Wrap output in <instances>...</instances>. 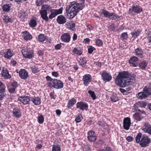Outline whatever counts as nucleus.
Returning a JSON list of instances; mask_svg holds the SVG:
<instances>
[{"mask_svg": "<svg viewBox=\"0 0 151 151\" xmlns=\"http://www.w3.org/2000/svg\"><path fill=\"white\" fill-rule=\"evenodd\" d=\"M135 82L134 77L125 71L119 72L115 79L116 85L121 88L132 85Z\"/></svg>", "mask_w": 151, "mask_h": 151, "instance_id": "f257e3e1", "label": "nucleus"}, {"mask_svg": "<svg viewBox=\"0 0 151 151\" xmlns=\"http://www.w3.org/2000/svg\"><path fill=\"white\" fill-rule=\"evenodd\" d=\"M81 3L73 1L67 6L66 8V13L68 14L69 18L71 19L74 17L79 12L85 7L84 3L85 0H79Z\"/></svg>", "mask_w": 151, "mask_h": 151, "instance_id": "f03ea898", "label": "nucleus"}, {"mask_svg": "<svg viewBox=\"0 0 151 151\" xmlns=\"http://www.w3.org/2000/svg\"><path fill=\"white\" fill-rule=\"evenodd\" d=\"M136 142L139 144L142 147L148 146L151 142V139L148 136L144 135H142L140 132L138 133L135 137Z\"/></svg>", "mask_w": 151, "mask_h": 151, "instance_id": "7ed1b4c3", "label": "nucleus"}, {"mask_svg": "<svg viewBox=\"0 0 151 151\" xmlns=\"http://www.w3.org/2000/svg\"><path fill=\"white\" fill-rule=\"evenodd\" d=\"M151 95V83L145 86L142 92L137 94V97L139 99H145Z\"/></svg>", "mask_w": 151, "mask_h": 151, "instance_id": "20e7f679", "label": "nucleus"}, {"mask_svg": "<svg viewBox=\"0 0 151 151\" xmlns=\"http://www.w3.org/2000/svg\"><path fill=\"white\" fill-rule=\"evenodd\" d=\"M100 14L101 16L104 17L109 18L112 20H114L116 19L119 18L120 17L116 15L113 12L110 13L104 9H102L100 11Z\"/></svg>", "mask_w": 151, "mask_h": 151, "instance_id": "39448f33", "label": "nucleus"}, {"mask_svg": "<svg viewBox=\"0 0 151 151\" xmlns=\"http://www.w3.org/2000/svg\"><path fill=\"white\" fill-rule=\"evenodd\" d=\"M51 7L47 4H44L42 6L41 10L40 11V13L42 19L47 22L48 21V17L47 16V10H50Z\"/></svg>", "mask_w": 151, "mask_h": 151, "instance_id": "423d86ee", "label": "nucleus"}, {"mask_svg": "<svg viewBox=\"0 0 151 151\" xmlns=\"http://www.w3.org/2000/svg\"><path fill=\"white\" fill-rule=\"evenodd\" d=\"M22 52L24 57L26 58L32 59L34 57L33 51L30 48L23 47Z\"/></svg>", "mask_w": 151, "mask_h": 151, "instance_id": "0eeeda50", "label": "nucleus"}, {"mask_svg": "<svg viewBox=\"0 0 151 151\" xmlns=\"http://www.w3.org/2000/svg\"><path fill=\"white\" fill-rule=\"evenodd\" d=\"M142 8L139 6L137 5H133L132 7L129 9V13L130 15H134L135 14H139L142 12Z\"/></svg>", "mask_w": 151, "mask_h": 151, "instance_id": "6e6552de", "label": "nucleus"}, {"mask_svg": "<svg viewBox=\"0 0 151 151\" xmlns=\"http://www.w3.org/2000/svg\"><path fill=\"white\" fill-rule=\"evenodd\" d=\"M63 10V8L62 7L58 9H50V14L49 16V19H52L58 15L62 14Z\"/></svg>", "mask_w": 151, "mask_h": 151, "instance_id": "1a4fd4ad", "label": "nucleus"}, {"mask_svg": "<svg viewBox=\"0 0 151 151\" xmlns=\"http://www.w3.org/2000/svg\"><path fill=\"white\" fill-rule=\"evenodd\" d=\"M50 87H53L56 89H60L63 86V82L60 80L57 79H54V81L52 82Z\"/></svg>", "mask_w": 151, "mask_h": 151, "instance_id": "9d476101", "label": "nucleus"}, {"mask_svg": "<svg viewBox=\"0 0 151 151\" xmlns=\"http://www.w3.org/2000/svg\"><path fill=\"white\" fill-rule=\"evenodd\" d=\"M0 53L2 55L4 54V57L8 59H10L14 54L13 51L10 49H6L4 52V50L1 51Z\"/></svg>", "mask_w": 151, "mask_h": 151, "instance_id": "9b49d317", "label": "nucleus"}, {"mask_svg": "<svg viewBox=\"0 0 151 151\" xmlns=\"http://www.w3.org/2000/svg\"><path fill=\"white\" fill-rule=\"evenodd\" d=\"M88 105L85 102L81 101L78 102L76 104V107L77 109L82 111L87 110Z\"/></svg>", "mask_w": 151, "mask_h": 151, "instance_id": "f8f14e48", "label": "nucleus"}, {"mask_svg": "<svg viewBox=\"0 0 151 151\" xmlns=\"http://www.w3.org/2000/svg\"><path fill=\"white\" fill-rule=\"evenodd\" d=\"M141 129L145 133L151 135V124L149 123H145L141 128Z\"/></svg>", "mask_w": 151, "mask_h": 151, "instance_id": "ddd939ff", "label": "nucleus"}, {"mask_svg": "<svg viewBox=\"0 0 151 151\" xmlns=\"http://www.w3.org/2000/svg\"><path fill=\"white\" fill-rule=\"evenodd\" d=\"M92 79V76L90 74H87L85 75L82 78L83 84L85 86H88L91 81Z\"/></svg>", "mask_w": 151, "mask_h": 151, "instance_id": "4468645a", "label": "nucleus"}, {"mask_svg": "<svg viewBox=\"0 0 151 151\" xmlns=\"http://www.w3.org/2000/svg\"><path fill=\"white\" fill-rule=\"evenodd\" d=\"M123 124L124 129L127 130H128L131 124L130 118L128 117L125 118L123 120Z\"/></svg>", "mask_w": 151, "mask_h": 151, "instance_id": "2eb2a0df", "label": "nucleus"}, {"mask_svg": "<svg viewBox=\"0 0 151 151\" xmlns=\"http://www.w3.org/2000/svg\"><path fill=\"white\" fill-rule=\"evenodd\" d=\"M19 75L20 77L22 79L25 80L29 76L27 71L24 69H21L19 72Z\"/></svg>", "mask_w": 151, "mask_h": 151, "instance_id": "dca6fc26", "label": "nucleus"}, {"mask_svg": "<svg viewBox=\"0 0 151 151\" xmlns=\"http://www.w3.org/2000/svg\"><path fill=\"white\" fill-rule=\"evenodd\" d=\"M71 37L70 34L68 33H66L63 34L60 37V39L64 42H69L70 40Z\"/></svg>", "mask_w": 151, "mask_h": 151, "instance_id": "f3484780", "label": "nucleus"}, {"mask_svg": "<svg viewBox=\"0 0 151 151\" xmlns=\"http://www.w3.org/2000/svg\"><path fill=\"white\" fill-rule=\"evenodd\" d=\"M101 76L103 80L106 82H108L110 81L112 77L109 73L106 71H103L102 74Z\"/></svg>", "mask_w": 151, "mask_h": 151, "instance_id": "a211bd4d", "label": "nucleus"}, {"mask_svg": "<svg viewBox=\"0 0 151 151\" xmlns=\"http://www.w3.org/2000/svg\"><path fill=\"white\" fill-rule=\"evenodd\" d=\"M19 100L24 104H26L29 103L31 100L29 96H21L19 97Z\"/></svg>", "mask_w": 151, "mask_h": 151, "instance_id": "6ab92c4d", "label": "nucleus"}, {"mask_svg": "<svg viewBox=\"0 0 151 151\" xmlns=\"http://www.w3.org/2000/svg\"><path fill=\"white\" fill-rule=\"evenodd\" d=\"M138 59L135 56L132 57L129 60L130 65L133 67H136L138 65Z\"/></svg>", "mask_w": 151, "mask_h": 151, "instance_id": "aec40b11", "label": "nucleus"}, {"mask_svg": "<svg viewBox=\"0 0 151 151\" xmlns=\"http://www.w3.org/2000/svg\"><path fill=\"white\" fill-rule=\"evenodd\" d=\"M67 28L71 31H75L76 30L75 28V23L73 22H67L66 24Z\"/></svg>", "mask_w": 151, "mask_h": 151, "instance_id": "412c9836", "label": "nucleus"}, {"mask_svg": "<svg viewBox=\"0 0 151 151\" xmlns=\"http://www.w3.org/2000/svg\"><path fill=\"white\" fill-rule=\"evenodd\" d=\"M56 21L59 24H63L66 22V19L63 16L60 15L57 17Z\"/></svg>", "mask_w": 151, "mask_h": 151, "instance_id": "4be33fe9", "label": "nucleus"}, {"mask_svg": "<svg viewBox=\"0 0 151 151\" xmlns=\"http://www.w3.org/2000/svg\"><path fill=\"white\" fill-rule=\"evenodd\" d=\"M31 101H32L34 104L35 105H38L41 103V98L38 97H35L31 98Z\"/></svg>", "mask_w": 151, "mask_h": 151, "instance_id": "5701e85b", "label": "nucleus"}, {"mask_svg": "<svg viewBox=\"0 0 151 151\" xmlns=\"http://www.w3.org/2000/svg\"><path fill=\"white\" fill-rule=\"evenodd\" d=\"M1 74L3 77L5 78H11V76L9 74L8 70L5 68H3Z\"/></svg>", "mask_w": 151, "mask_h": 151, "instance_id": "b1692460", "label": "nucleus"}, {"mask_svg": "<svg viewBox=\"0 0 151 151\" xmlns=\"http://www.w3.org/2000/svg\"><path fill=\"white\" fill-rule=\"evenodd\" d=\"M72 52L74 55L79 56L82 54L83 52L80 48L78 47H76L73 50Z\"/></svg>", "mask_w": 151, "mask_h": 151, "instance_id": "393cba45", "label": "nucleus"}, {"mask_svg": "<svg viewBox=\"0 0 151 151\" xmlns=\"http://www.w3.org/2000/svg\"><path fill=\"white\" fill-rule=\"evenodd\" d=\"M22 34V36L24 39L26 40H30L32 38V35L27 31L23 32Z\"/></svg>", "mask_w": 151, "mask_h": 151, "instance_id": "a878e982", "label": "nucleus"}, {"mask_svg": "<svg viewBox=\"0 0 151 151\" xmlns=\"http://www.w3.org/2000/svg\"><path fill=\"white\" fill-rule=\"evenodd\" d=\"M12 113L14 116L16 118H19L21 115L20 110L17 108L14 109L12 111Z\"/></svg>", "mask_w": 151, "mask_h": 151, "instance_id": "bb28decb", "label": "nucleus"}, {"mask_svg": "<svg viewBox=\"0 0 151 151\" xmlns=\"http://www.w3.org/2000/svg\"><path fill=\"white\" fill-rule=\"evenodd\" d=\"M27 15V13L24 10H22L19 12L18 14L19 17L23 20L24 19Z\"/></svg>", "mask_w": 151, "mask_h": 151, "instance_id": "cd10ccee", "label": "nucleus"}, {"mask_svg": "<svg viewBox=\"0 0 151 151\" xmlns=\"http://www.w3.org/2000/svg\"><path fill=\"white\" fill-rule=\"evenodd\" d=\"M76 100L74 98L69 99L68 102L67 107L68 108H70L72 107L76 102Z\"/></svg>", "mask_w": 151, "mask_h": 151, "instance_id": "c85d7f7f", "label": "nucleus"}, {"mask_svg": "<svg viewBox=\"0 0 151 151\" xmlns=\"http://www.w3.org/2000/svg\"><path fill=\"white\" fill-rule=\"evenodd\" d=\"M37 19L35 17H33L31 19L29 22V26L31 27H35L37 25Z\"/></svg>", "mask_w": 151, "mask_h": 151, "instance_id": "c756f323", "label": "nucleus"}, {"mask_svg": "<svg viewBox=\"0 0 151 151\" xmlns=\"http://www.w3.org/2000/svg\"><path fill=\"white\" fill-rule=\"evenodd\" d=\"M30 65V68L32 73H37L40 71L39 68L37 65H32V64H31Z\"/></svg>", "mask_w": 151, "mask_h": 151, "instance_id": "7c9ffc66", "label": "nucleus"}, {"mask_svg": "<svg viewBox=\"0 0 151 151\" xmlns=\"http://www.w3.org/2000/svg\"><path fill=\"white\" fill-rule=\"evenodd\" d=\"M47 36L45 35L40 34L38 36V40L40 42H44L47 40Z\"/></svg>", "mask_w": 151, "mask_h": 151, "instance_id": "2f4dec72", "label": "nucleus"}, {"mask_svg": "<svg viewBox=\"0 0 151 151\" xmlns=\"http://www.w3.org/2000/svg\"><path fill=\"white\" fill-rule=\"evenodd\" d=\"M42 141V140H37L35 142V143L37 144L36 147H35V150L36 151H37L38 150H40L42 148V145L40 144H38L40 142H41Z\"/></svg>", "mask_w": 151, "mask_h": 151, "instance_id": "473e14b6", "label": "nucleus"}, {"mask_svg": "<svg viewBox=\"0 0 151 151\" xmlns=\"http://www.w3.org/2000/svg\"><path fill=\"white\" fill-rule=\"evenodd\" d=\"M147 103L143 101H139L137 104L134 105V107H135L136 106H139L142 108H145L147 105Z\"/></svg>", "mask_w": 151, "mask_h": 151, "instance_id": "72a5a7b5", "label": "nucleus"}, {"mask_svg": "<svg viewBox=\"0 0 151 151\" xmlns=\"http://www.w3.org/2000/svg\"><path fill=\"white\" fill-rule=\"evenodd\" d=\"M3 19L6 24L8 23L9 22L12 23L13 22L12 19L7 16H3Z\"/></svg>", "mask_w": 151, "mask_h": 151, "instance_id": "f704fd0d", "label": "nucleus"}, {"mask_svg": "<svg viewBox=\"0 0 151 151\" xmlns=\"http://www.w3.org/2000/svg\"><path fill=\"white\" fill-rule=\"evenodd\" d=\"M110 99L112 101L115 102L118 100V98L117 94L114 93L110 97Z\"/></svg>", "mask_w": 151, "mask_h": 151, "instance_id": "c9c22d12", "label": "nucleus"}, {"mask_svg": "<svg viewBox=\"0 0 151 151\" xmlns=\"http://www.w3.org/2000/svg\"><path fill=\"white\" fill-rule=\"evenodd\" d=\"M104 143V141L100 140L98 141L97 142L94 143V146L96 147H99L100 146H102Z\"/></svg>", "mask_w": 151, "mask_h": 151, "instance_id": "e433bc0d", "label": "nucleus"}, {"mask_svg": "<svg viewBox=\"0 0 151 151\" xmlns=\"http://www.w3.org/2000/svg\"><path fill=\"white\" fill-rule=\"evenodd\" d=\"M140 113H135L133 114V117L134 119L138 121H140L142 118L140 116Z\"/></svg>", "mask_w": 151, "mask_h": 151, "instance_id": "4c0bfd02", "label": "nucleus"}, {"mask_svg": "<svg viewBox=\"0 0 151 151\" xmlns=\"http://www.w3.org/2000/svg\"><path fill=\"white\" fill-rule=\"evenodd\" d=\"M52 151H61V148L58 145H52Z\"/></svg>", "mask_w": 151, "mask_h": 151, "instance_id": "58836bf2", "label": "nucleus"}, {"mask_svg": "<svg viewBox=\"0 0 151 151\" xmlns=\"http://www.w3.org/2000/svg\"><path fill=\"white\" fill-rule=\"evenodd\" d=\"M135 52L136 55L140 58H142V50L141 49L137 48L135 50Z\"/></svg>", "mask_w": 151, "mask_h": 151, "instance_id": "ea45409f", "label": "nucleus"}, {"mask_svg": "<svg viewBox=\"0 0 151 151\" xmlns=\"http://www.w3.org/2000/svg\"><path fill=\"white\" fill-rule=\"evenodd\" d=\"M140 32L139 30H135L133 32L131 33L132 37L134 38L137 37L140 33Z\"/></svg>", "mask_w": 151, "mask_h": 151, "instance_id": "a19ab883", "label": "nucleus"}, {"mask_svg": "<svg viewBox=\"0 0 151 151\" xmlns=\"http://www.w3.org/2000/svg\"><path fill=\"white\" fill-rule=\"evenodd\" d=\"M88 93L90 94L93 100H94L96 98V96L95 92L91 90L88 91Z\"/></svg>", "mask_w": 151, "mask_h": 151, "instance_id": "79ce46f5", "label": "nucleus"}, {"mask_svg": "<svg viewBox=\"0 0 151 151\" xmlns=\"http://www.w3.org/2000/svg\"><path fill=\"white\" fill-rule=\"evenodd\" d=\"M128 38V35L127 32H124L121 35L120 39L122 40H127Z\"/></svg>", "mask_w": 151, "mask_h": 151, "instance_id": "37998d69", "label": "nucleus"}, {"mask_svg": "<svg viewBox=\"0 0 151 151\" xmlns=\"http://www.w3.org/2000/svg\"><path fill=\"white\" fill-rule=\"evenodd\" d=\"M85 58H84L81 57L79 58L78 60L79 63L81 65H85L86 63V61L85 60Z\"/></svg>", "mask_w": 151, "mask_h": 151, "instance_id": "c03bdc74", "label": "nucleus"}, {"mask_svg": "<svg viewBox=\"0 0 151 151\" xmlns=\"http://www.w3.org/2000/svg\"><path fill=\"white\" fill-rule=\"evenodd\" d=\"M2 9L4 11L8 12L9 11L10 9V6L8 4H6L2 6Z\"/></svg>", "mask_w": 151, "mask_h": 151, "instance_id": "a18cd8bd", "label": "nucleus"}, {"mask_svg": "<svg viewBox=\"0 0 151 151\" xmlns=\"http://www.w3.org/2000/svg\"><path fill=\"white\" fill-rule=\"evenodd\" d=\"M46 80L48 81V84L49 85V87H50V86L51 85V84L50 83H51L52 82L54 81V79H52L50 76H47L46 77Z\"/></svg>", "mask_w": 151, "mask_h": 151, "instance_id": "49530a36", "label": "nucleus"}, {"mask_svg": "<svg viewBox=\"0 0 151 151\" xmlns=\"http://www.w3.org/2000/svg\"><path fill=\"white\" fill-rule=\"evenodd\" d=\"M88 140L91 142H94L96 141L97 139V136H88Z\"/></svg>", "mask_w": 151, "mask_h": 151, "instance_id": "de8ad7c7", "label": "nucleus"}, {"mask_svg": "<svg viewBox=\"0 0 151 151\" xmlns=\"http://www.w3.org/2000/svg\"><path fill=\"white\" fill-rule=\"evenodd\" d=\"M82 119L83 117L82 115L81 114H79L76 118L75 121L77 123H79L81 122Z\"/></svg>", "mask_w": 151, "mask_h": 151, "instance_id": "09e8293b", "label": "nucleus"}, {"mask_svg": "<svg viewBox=\"0 0 151 151\" xmlns=\"http://www.w3.org/2000/svg\"><path fill=\"white\" fill-rule=\"evenodd\" d=\"M95 43L96 45L99 47L102 46L103 44L102 41L99 39H97L96 40Z\"/></svg>", "mask_w": 151, "mask_h": 151, "instance_id": "8fccbe9b", "label": "nucleus"}, {"mask_svg": "<svg viewBox=\"0 0 151 151\" xmlns=\"http://www.w3.org/2000/svg\"><path fill=\"white\" fill-rule=\"evenodd\" d=\"M44 121V118L42 115L40 116L38 118V122L40 124H42Z\"/></svg>", "mask_w": 151, "mask_h": 151, "instance_id": "3c124183", "label": "nucleus"}, {"mask_svg": "<svg viewBox=\"0 0 151 151\" xmlns=\"http://www.w3.org/2000/svg\"><path fill=\"white\" fill-rule=\"evenodd\" d=\"M147 63L144 62H143L140 63L139 64L140 67L142 69H144L147 66Z\"/></svg>", "mask_w": 151, "mask_h": 151, "instance_id": "603ef678", "label": "nucleus"}, {"mask_svg": "<svg viewBox=\"0 0 151 151\" xmlns=\"http://www.w3.org/2000/svg\"><path fill=\"white\" fill-rule=\"evenodd\" d=\"M98 151H112V150L109 147L107 146L103 149L99 150Z\"/></svg>", "mask_w": 151, "mask_h": 151, "instance_id": "864d4df0", "label": "nucleus"}, {"mask_svg": "<svg viewBox=\"0 0 151 151\" xmlns=\"http://www.w3.org/2000/svg\"><path fill=\"white\" fill-rule=\"evenodd\" d=\"M95 50V48L91 46H89L88 48V52L90 54L93 51Z\"/></svg>", "mask_w": 151, "mask_h": 151, "instance_id": "5fc2aeb1", "label": "nucleus"}, {"mask_svg": "<svg viewBox=\"0 0 151 151\" xmlns=\"http://www.w3.org/2000/svg\"><path fill=\"white\" fill-rule=\"evenodd\" d=\"M8 90L10 93H14L15 91V88L11 87H8Z\"/></svg>", "mask_w": 151, "mask_h": 151, "instance_id": "6e6d98bb", "label": "nucleus"}, {"mask_svg": "<svg viewBox=\"0 0 151 151\" xmlns=\"http://www.w3.org/2000/svg\"><path fill=\"white\" fill-rule=\"evenodd\" d=\"M5 86L2 82L0 81V91H5Z\"/></svg>", "mask_w": 151, "mask_h": 151, "instance_id": "4d7b16f0", "label": "nucleus"}, {"mask_svg": "<svg viewBox=\"0 0 151 151\" xmlns=\"http://www.w3.org/2000/svg\"><path fill=\"white\" fill-rule=\"evenodd\" d=\"M50 96L51 99H55L56 96L55 95V93L54 91L50 93Z\"/></svg>", "mask_w": 151, "mask_h": 151, "instance_id": "13d9d810", "label": "nucleus"}, {"mask_svg": "<svg viewBox=\"0 0 151 151\" xmlns=\"http://www.w3.org/2000/svg\"><path fill=\"white\" fill-rule=\"evenodd\" d=\"M18 86V85L16 81H14L12 83L11 86L16 88Z\"/></svg>", "mask_w": 151, "mask_h": 151, "instance_id": "bf43d9fd", "label": "nucleus"}, {"mask_svg": "<svg viewBox=\"0 0 151 151\" xmlns=\"http://www.w3.org/2000/svg\"><path fill=\"white\" fill-rule=\"evenodd\" d=\"M5 91H0V100H1L2 98L4 97L5 95Z\"/></svg>", "mask_w": 151, "mask_h": 151, "instance_id": "052dcab7", "label": "nucleus"}, {"mask_svg": "<svg viewBox=\"0 0 151 151\" xmlns=\"http://www.w3.org/2000/svg\"><path fill=\"white\" fill-rule=\"evenodd\" d=\"M94 65L97 67H101L102 66V64L101 62H96L94 63Z\"/></svg>", "mask_w": 151, "mask_h": 151, "instance_id": "680f3d73", "label": "nucleus"}, {"mask_svg": "<svg viewBox=\"0 0 151 151\" xmlns=\"http://www.w3.org/2000/svg\"><path fill=\"white\" fill-rule=\"evenodd\" d=\"M87 29L91 31L93 29V27L90 24H88L86 26Z\"/></svg>", "mask_w": 151, "mask_h": 151, "instance_id": "e2e57ef3", "label": "nucleus"}, {"mask_svg": "<svg viewBox=\"0 0 151 151\" xmlns=\"http://www.w3.org/2000/svg\"><path fill=\"white\" fill-rule=\"evenodd\" d=\"M134 138L131 136H128L126 138L128 142H130L132 141L133 140Z\"/></svg>", "mask_w": 151, "mask_h": 151, "instance_id": "0e129e2a", "label": "nucleus"}, {"mask_svg": "<svg viewBox=\"0 0 151 151\" xmlns=\"http://www.w3.org/2000/svg\"><path fill=\"white\" fill-rule=\"evenodd\" d=\"M43 3L42 2V0H40L38 1V0H37L36 1V4L37 6H40Z\"/></svg>", "mask_w": 151, "mask_h": 151, "instance_id": "69168bd1", "label": "nucleus"}, {"mask_svg": "<svg viewBox=\"0 0 151 151\" xmlns=\"http://www.w3.org/2000/svg\"><path fill=\"white\" fill-rule=\"evenodd\" d=\"M52 74L53 76L55 77H58L59 76V74L56 71L52 72Z\"/></svg>", "mask_w": 151, "mask_h": 151, "instance_id": "338daca9", "label": "nucleus"}, {"mask_svg": "<svg viewBox=\"0 0 151 151\" xmlns=\"http://www.w3.org/2000/svg\"><path fill=\"white\" fill-rule=\"evenodd\" d=\"M105 123L104 121H98V124L101 127H103Z\"/></svg>", "mask_w": 151, "mask_h": 151, "instance_id": "774afa93", "label": "nucleus"}]
</instances>
